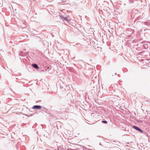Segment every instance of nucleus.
I'll return each instance as SVG.
<instances>
[{"label": "nucleus", "mask_w": 150, "mask_h": 150, "mask_svg": "<svg viewBox=\"0 0 150 150\" xmlns=\"http://www.w3.org/2000/svg\"><path fill=\"white\" fill-rule=\"evenodd\" d=\"M60 18L63 21H66L68 23H70L71 19L69 16L64 17L62 15L59 16Z\"/></svg>", "instance_id": "1"}, {"label": "nucleus", "mask_w": 150, "mask_h": 150, "mask_svg": "<svg viewBox=\"0 0 150 150\" xmlns=\"http://www.w3.org/2000/svg\"><path fill=\"white\" fill-rule=\"evenodd\" d=\"M133 127L137 131L140 132L142 133H143V131L141 129H140L139 127L135 125L133 126Z\"/></svg>", "instance_id": "2"}, {"label": "nucleus", "mask_w": 150, "mask_h": 150, "mask_svg": "<svg viewBox=\"0 0 150 150\" xmlns=\"http://www.w3.org/2000/svg\"><path fill=\"white\" fill-rule=\"evenodd\" d=\"M42 108V106L40 105H34L32 109H40Z\"/></svg>", "instance_id": "3"}, {"label": "nucleus", "mask_w": 150, "mask_h": 150, "mask_svg": "<svg viewBox=\"0 0 150 150\" xmlns=\"http://www.w3.org/2000/svg\"><path fill=\"white\" fill-rule=\"evenodd\" d=\"M26 55V53L22 51H21L19 53V55L21 56H24Z\"/></svg>", "instance_id": "4"}, {"label": "nucleus", "mask_w": 150, "mask_h": 150, "mask_svg": "<svg viewBox=\"0 0 150 150\" xmlns=\"http://www.w3.org/2000/svg\"><path fill=\"white\" fill-rule=\"evenodd\" d=\"M32 66L35 69H39V67L38 65L36 64H32Z\"/></svg>", "instance_id": "5"}, {"label": "nucleus", "mask_w": 150, "mask_h": 150, "mask_svg": "<svg viewBox=\"0 0 150 150\" xmlns=\"http://www.w3.org/2000/svg\"><path fill=\"white\" fill-rule=\"evenodd\" d=\"M62 147H63L62 146H59L57 147V150L54 149V150H63V149Z\"/></svg>", "instance_id": "6"}, {"label": "nucleus", "mask_w": 150, "mask_h": 150, "mask_svg": "<svg viewBox=\"0 0 150 150\" xmlns=\"http://www.w3.org/2000/svg\"><path fill=\"white\" fill-rule=\"evenodd\" d=\"M147 25H150V21H147L145 23Z\"/></svg>", "instance_id": "7"}, {"label": "nucleus", "mask_w": 150, "mask_h": 150, "mask_svg": "<svg viewBox=\"0 0 150 150\" xmlns=\"http://www.w3.org/2000/svg\"><path fill=\"white\" fill-rule=\"evenodd\" d=\"M134 0H129V4L134 3Z\"/></svg>", "instance_id": "8"}, {"label": "nucleus", "mask_w": 150, "mask_h": 150, "mask_svg": "<svg viewBox=\"0 0 150 150\" xmlns=\"http://www.w3.org/2000/svg\"><path fill=\"white\" fill-rule=\"evenodd\" d=\"M102 122L105 123V124H107L108 123V122L106 120H103L102 121Z\"/></svg>", "instance_id": "9"}, {"label": "nucleus", "mask_w": 150, "mask_h": 150, "mask_svg": "<svg viewBox=\"0 0 150 150\" xmlns=\"http://www.w3.org/2000/svg\"><path fill=\"white\" fill-rule=\"evenodd\" d=\"M67 150H74V149H68Z\"/></svg>", "instance_id": "10"}, {"label": "nucleus", "mask_w": 150, "mask_h": 150, "mask_svg": "<svg viewBox=\"0 0 150 150\" xmlns=\"http://www.w3.org/2000/svg\"><path fill=\"white\" fill-rule=\"evenodd\" d=\"M115 75H117V73H115Z\"/></svg>", "instance_id": "11"}, {"label": "nucleus", "mask_w": 150, "mask_h": 150, "mask_svg": "<svg viewBox=\"0 0 150 150\" xmlns=\"http://www.w3.org/2000/svg\"><path fill=\"white\" fill-rule=\"evenodd\" d=\"M75 58V57H74L73 58V59H74Z\"/></svg>", "instance_id": "12"}, {"label": "nucleus", "mask_w": 150, "mask_h": 150, "mask_svg": "<svg viewBox=\"0 0 150 150\" xmlns=\"http://www.w3.org/2000/svg\"><path fill=\"white\" fill-rule=\"evenodd\" d=\"M127 144H129V142H127Z\"/></svg>", "instance_id": "13"}, {"label": "nucleus", "mask_w": 150, "mask_h": 150, "mask_svg": "<svg viewBox=\"0 0 150 150\" xmlns=\"http://www.w3.org/2000/svg\"><path fill=\"white\" fill-rule=\"evenodd\" d=\"M32 116V115H30V116Z\"/></svg>", "instance_id": "14"}, {"label": "nucleus", "mask_w": 150, "mask_h": 150, "mask_svg": "<svg viewBox=\"0 0 150 150\" xmlns=\"http://www.w3.org/2000/svg\"><path fill=\"white\" fill-rule=\"evenodd\" d=\"M90 60L91 61H92V60H91V59H90Z\"/></svg>", "instance_id": "15"}, {"label": "nucleus", "mask_w": 150, "mask_h": 150, "mask_svg": "<svg viewBox=\"0 0 150 150\" xmlns=\"http://www.w3.org/2000/svg\"><path fill=\"white\" fill-rule=\"evenodd\" d=\"M45 112L46 113H47V112Z\"/></svg>", "instance_id": "16"}]
</instances>
